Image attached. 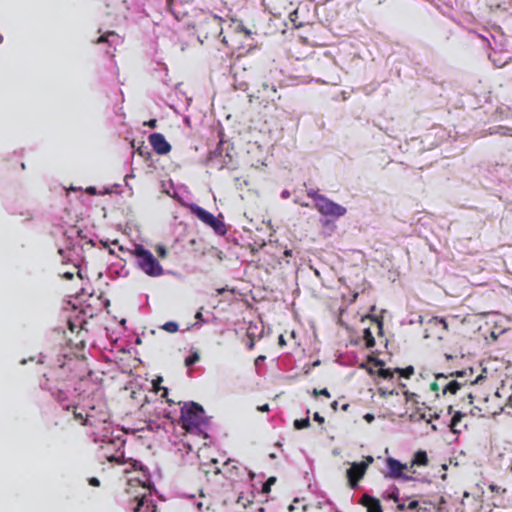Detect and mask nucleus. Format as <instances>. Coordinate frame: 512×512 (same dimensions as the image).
Masks as SVG:
<instances>
[{
    "mask_svg": "<svg viewBox=\"0 0 512 512\" xmlns=\"http://www.w3.org/2000/svg\"><path fill=\"white\" fill-rule=\"evenodd\" d=\"M328 224H329V220L323 221V225H328Z\"/></svg>",
    "mask_w": 512,
    "mask_h": 512,
    "instance_id": "obj_59",
    "label": "nucleus"
},
{
    "mask_svg": "<svg viewBox=\"0 0 512 512\" xmlns=\"http://www.w3.org/2000/svg\"><path fill=\"white\" fill-rule=\"evenodd\" d=\"M20 215L25 216V220H31L33 217V214L30 211H26L25 213H20Z\"/></svg>",
    "mask_w": 512,
    "mask_h": 512,
    "instance_id": "obj_34",
    "label": "nucleus"
},
{
    "mask_svg": "<svg viewBox=\"0 0 512 512\" xmlns=\"http://www.w3.org/2000/svg\"><path fill=\"white\" fill-rule=\"evenodd\" d=\"M173 198L178 199L182 205L189 208L191 213H193L199 220H201L203 223L211 227L215 233L218 235H225L227 232L226 226L222 220L215 217L212 213L206 211L202 207L198 206L197 204L190 203L185 204L181 201V199L178 197L176 193L171 195Z\"/></svg>",
    "mask_w": 512,
    "mask_h": 512,
    "instance_id": "obj_4",
    "label": "nucleus"
},
{
    "mask_svg": "<svg viewBox=\"0 0 512 512\" xmlns=\"http://www.w3.org/2000/svg\"><path fill=\"white\" fill-rule=\"evenodd\" d=\"M468 398H469V400H470V403H472V402H473V396H472V394H469V395H468Z\"/></svg>",
    "mask_w": 512,
    "mask_h": 512,
    "instance_id": "obj_57",
    "label": "nucleus"
},
{
    "mask_svg": "<svg viewBox=\"0 0 512 512\" xmlns=\"http://www.w3.org/2000/svg\"><path fill=\"white\" fill-rule=\"evenodd\" d=\"M182 427L188 432L205 433L208 419L203 407L195 402L185 403L181 408Z\"/></svg>",
    "mask_w": 512,
    "mask_h": 512,
    "instance_id": "obj_2",
    "label": "nucleus"
},
{
    "mask_svg": "<svg viewBox=\"0 0 512 512\" xmlns=\"http://www.w3.org/2000/svg\"><path fill=\"white\" fill-rule=\"evenodd\" d=\"M162 329L169 333H175L178 331L179 325L174 321H169L162 326Z\"/></svg>",
    "mask_w": 512,
    "mask_h": 512,
    "instance_id": "obj_17",
    "label": "nucleus"
},
{
    "mask_svg": "<svg viewBox=\"0 0 512 512\" xmlns=\"http://www.w3.org/2000/svg\"><path fill=\"white\" fill-rule=\"evenodd\" d=\"M265 360V356H258L255 360V364L258 365L260 362L264 361Z\"/></svg>",
    "mask_w": 512,
    "mask_h": 512,
    "instance_id": "obj_41",
    "label": "nucleus"
},
{
    "mask_svg": "<svg viewBox=\"0 0 512 512\" xmlns=\"http://www.w3.org/2000/svg\"><path fill=\"white\" fill-rule=\"evenodd\" d=\"M348 408H349V404H344V405H342V407H341V409H342L343 411H347V410H348Z\"/></svg>",
    "mask_w": 512,
    "mask_h": 512,
    "instance_id": "obj_55",
    "label": "nucleus"
},
{
    "mask_svg": "<svg viewBox=\"0 0 512 512\" xmlns=\"http://www.w3.org/2000/svg\"><path fill=\"white\" fill-rule=\"evenodd\" d=\"M389 498L394 499L396 502L399 501V491H398V489L396 487L393 489V491L389 495Z\"/></svg>",
    "mask_w": 512,
    "mask_h": 512,
    "instance_id": "obj_27",
    "label": "nucleus"
},
{
    "mask_svg": "<svg viewBox=\"0 0 512 512\" xmlns=\"http://www.w3.org/2000/svg\"><path fill=\"white\" fill-rule=\"evenodd\" d=\"M331 407H332V409H333V410H335V411H336V410H337V408H338V402H337V401H334V402L331 404Z\"/></svg>",
    "mask_w": 512,
    "mask_h": 512,
    "instance_id": "obj_50",
    "label": "nucleus"
},
{
    "mask_svg": "<svg viewBox=\"0 0 512 512\" xmlns=\"http://www.w3.org/2000/svg\"><path fill=\"white\" fill-rule=\"evenodd\" d=\"M360 503L367 508L368 512H382L380 501L369 495H363Z\"/></svg>",
    "mask_w": 512,
    "mask_h": 512,
    "instance_id": "obj_10",
    "label": "nucleus"
},
{
    "mask_svg": "<svg viewBox=\"0 0 512 512\" xmlns=\"http://www.w3.org/2000/svg\"><path fill=\"white\" fill-rule=\"evenodd\" d=\"M313 419L320 424L324 423V418L318 412L314 413Z\"/></svg>",
    "mask_w": 512,
    "mask_h": 512,
    "instance_id": "obj_28",
    "label": "nucleus"
},
{
    "mask_svg": "<svg viewBox=\"0 0 512 512\" xmlns=\"http://www.w3.org/2000/svg\"><path fill=\"white\" fill-rule=\"evenodd\" d=\"M62 395H63V392L59 390V391H58V400H59V402H62V401H63V399H62Z\"/></svg>",
    "mask_w": 512,
    "mask_h": 512,
    "instance_id": "obj_53",
    "label": "nucleus"
},
{
    "mask_svg": "<svg viewBox=\"0 0 512 512\" xmlns=\"http://www.w3.org/2000/svg\"><path fill=\"white\" fill-rule=\"evenodd\" d=\"M161 381H162V377H158V379H157V380H154V381H153V384H154V387H155V389H156V390H158V389H159V388H157V386H156V382H161Z\"/></svg>",
    "mask_w": 512,
    "mask_h": 512,
    "instance_id": "obj_51",
    "label": "nucleus"
},
{
    "mask_svg": "<svg viewBox=\"0 0 512 512\" xmlns=\"http://www.w3.org/2000/svg\"><path fill=\"white\" fill-rule=\"evenodd\" d=\"M109 419L110 415L105 405L99 404L97 407L91 406L85 412V422L82 424L93 428L91 432L93 442L101 443L103 449L106 448L108 450L111 448L116 451V454H105L109 462H115L119 465L129 464L131 469L140 470L146 476L148 469L141 462L132 458H125L123 451H121L126 442L124 435L120 431H117V434H115Z\"/></svg>",
    "mask_w": 512,
    "mask_h": 512,
    "instance_id": "obj_1",
    "label": "nucleus"
},
{
    "mask_svg": "<svg viewBox=\"0 0 512 512\" xmlns=\"http://www.w3.org/2000/svg\"><path fill=\"white\" fill-rule=\"evenodd\" d=\"M281 197H282L283 199H287V198H289V197H290V192H289L288 190H283V191L281 192Z\"/></svg>",
    "mask_w": 512,
    "mask_h": 512,
    "instance_id": "obj_36",
    "label": "nucleus"
},
{
    "mask_svg": "<svg viewBox=\"0 0 512 512\" xmlns=\"http://www.w3.org/2000/svg\"><path fill=\"white\" fill-rule=\"evenodd\" d=\"M465 374H466V371L461 370V371H456V372L451 373L450 376L463 377Z\"/></svg>",
    "mask_w": 512,
    "mask_h": 512,
    "instance_id": "obj_31",
    "label": "nucleus"
},
{
    "mask_svg": "<svg viewBox=\"0 0 512 512\" xmlns=\"http://www.w3.org/2000/svg\"><path fill=\"white\" fill-rule=\"evenodd\" d=\"M386 464L388 472L386 473L385 477L391 479H402L404 481L412 480L411 476L403 474V470L408 469L406 464H402L400 461L392 457L387 458Z\"/></svg>",
    "mask_w": 512,
    "mask_h": 512,
    "instance_id": "obj_6",
    "label": "nucleus"
},
{
    "mask_svg": "<svg viewBox=\"0 0 512 512\" xmlns=\"http://www.w3.org/2000/svg\"><path fill=\"white\" fill-rule=\"evenodd\" d=\"M310 426V420L309 418H304V419H300V420H295L294 421V427L296 429H304V428H307Z\"/></svg>",
    "mask_w": 512,
    "mask_h": 512,
    "instance_id": "obj_19",
    "label": "nucleus"
},
{
    "mask_svg": "<svg viewBox=\"0 0 512 512\" xmlns=\"http://www.w3.org/2000/svg\"><path fill=\"white\" fill-rule=\"evenodd\" d=\"M262 89H263V91L271 90V92H273L274 94L276 93L275 86L274 85L270 86L268 83H263L262 84Z\"/></svg>",
    "mask_w": 512,
    "mask_h": 512,
    "instance_id": "obj_26",
    "label": "nucleus"
},
{
    "mask_svg": "<svg viewBox=\"0 0 512 512\" xmlns=\"http://www.w3.org/2000/svg\"><path fill=\"white\" fill-rule=\"evenodd\" d=\"M319 393L321 395H324V396L328 397V398L330 397V393H329V391L326 388L322 389Z\"/></svg>",
    "mask_w": 512,
    "mask_h": 512,
    "instance_id": "obj_40",
    "label": "nucleus"
},
{
    "mask_svg": "<svg viewBox=\"0 0 512 512\" xmlns=\"http://www.w3.org/2000/svg\"><path fill=\"white\" fill-rule=\"evenodd\" d=\"M63 276H64L66 279H68V280H72V279H73V277H74L73 273H71V272H66V273H64V275H63Z\"/></svg>",
    "mask_w": 512,
    "mask_h": 512,
    "instance_id": "obj_39",
    "label": "nucleus"
},
{
    "mask_svg": "<svg viewBox=\"0 0 512 512\" xmlns=\"http://www.w3.org/2000/svg\"><path fill=\"white\" fill-rule=\"evenodd\" d=\"M275 481H276V478H275V477H270V478L266 481V483H269V485L271 486L272 484H274V483H275Z\"/></svg>",
    "mask_w": 512,
    "mask_h": 512,
    "instance_id": "obj_47",
    "label": "nucleus"
},
{
    "mask_svg": "<svg viewBox=\"0 0 512 512\" xmlns=\"http://www.w3.org/2000/svg\"><path fill=\"white\" fill-rule=\"evenodd\" d=\"M364 418L368 421V422H371L372 420H374V416L371 415V414H366L364 416Z\"/></svg>",
    "mask_w": 512,
    "mask_h": 512,
    "instance_id": "obj_45",
    "label": "nucleus"
},
{
    "mask_svg": "<svg viewBox=\"0 0 512 512\" xmlns=\"http://www.w3.org/2000/svg\"><path fill=\"white\" fill-rule=\"evenodd\" d=\"M438 388H439L438 383H433V384L431 385V389H432V390H434V391L438 390Z\"/></svg>",
    "mask_w": 512,
    "mask_h": 512,
    "instance_id": "obj_52",
    "label": "nucleus"
},
{
    "mask_svg": "<svg viewBox=\"0 0 512 512\" xmlns=\"http://www.w3.org/2000/svg\"><path fill=\"white\" fill-rule=\"evenodd\" d=\"M497 56V53L494 51L493 53L489 54V58L490 60L498 67H502L504 66L507 61H501V58H496Z\"/></svg>",
    "mask_w": 512,
    "mask_h": 512,
    "instance_id": "obj_22",
    "label": "nucleus"
},
{
    "mask_svg": "<svg viewBox=\"0 0 512 512\" xmlns=\"http://www.w3.org/2000/svg\"><path fill=\"white\" fill-rule=\"evenodd\" d=\"M133 502L134 506L132 509L135 512H155L156 510V505L153 503L150 493L135 496Z\"/></svg>",
    "mask_w": 512,
    "mask_h": 512,
    "instance_id": "obj_7",
    "label": "nucleus"
},
{
    "mask_svg": "<svg viewBox=\"0 0 512 512\" xmlns=\"http://www.w3.org/2000/svg\"><path fill=\"white\" fill-rule=\"evenodd\" d=\"M367 467L368 464L365 462L352 463L351 467L346 472L349 484L352 488L357 486V482L364 476Z\"/></svg>",
    "mask_w": 512,
    "mask_h": 512,
    "instance_id": "obj_8",
    "label": "nucleus"
},
{
    "mask_svg": "<svg viewBox=\"0 0 512 512\" xmlns=\"http://www.w3.org/2000/svg\"><path fill=\"white\" fill-rule=\"evenodd\" d=\"M270 487H271V486L269 485V483H266V482H265V483L263 484V486H262V492H263V493H269V491H270Z\"/></svg>",
    "mask_w": 512,
    "mask_h": 512,
    "instance_id": "obj_33",
    "label": "nucleus"
},
{
    "mask_svg": "<svg viewBox=\"0 0 512 512\" xmlns=\"http://www.w3.org/2000/svg\"><path fill=\"white\" fill-rule=\"evenodd\" d=\"M373 461H374V459H373L372 456H367V457H365V461L364 462L369 465V464L373 463Z\"/></svg>",
    "mask_w": 512,
    "mask_h": 512,
    "instance_id": "obj_42",
    "label": "nucleus"
},
{
    "mask_svg": "<svg viewBox=\"0 0 512 512\" xmlns=\"http://www.w3.org/2000/svg\"><path fill=\"white\" fill-rule=\"evenodd\" d=\"M107 42L110 46L117 45L121 42L120 37L115 32H108L97 40V43Z\"/></svg>",
    "mask_w": 512,
    "mask_h": 512,
    "instance_id": "obj_11",
    "label": "nucleus"
},
{
    "mask_svg": "<svg viewBox=\"0 0 512 512\" xmlns=\"http://www.w3.org/2000/svg\"><path fill=\"white\" fill-rule=\"evenodd\" d=\"M199 359H200L199 354L197 352H193L190 356H188L185 359V365L187 367H190V366L194 365L196 362H198Z\"/></svg>",
    "mask_w": 512,
    "mask_h": 512,
    "instance_id": "obj_18",
    "label": "nucleus"
},
{
    "mask_svg": "<svg viewBox=\"0 0 512 512\" xmlns=\"http://www.w3.org/2000/svg\"><path fill=\"white\" fill-rule=\"evenodd\" d=\"M316 209L324 216H331L333 218H340L347 212L346 208L328 197L320 198Z\"/></svg>",
    "mask_w": 512,
    "mask_h": 512,
    "instance_id": "obj_5",
    "label": "nucleus"
},
{
    "mask_svg": "<svg viewBox=\"0 0 512 512\" xmlns=\"http://www.w3.org/2000/svg\"><path fill=\"white\" fill-rule=\"evenodd\" d=\"M279 344H280L281 346H284V345L286 344V342H285V339H284L283 335H280V336H279Z\"/></svg>",
    "mask_w": 512,
    "mask_h": 512,
    "instance_id": "obj_46",
    "label": "nucleus"
},
{
    "mask_svg": "<svg viewBox=\"0 0 512 512\" xmlns=\"http://www.w3.org/2000/svg\"><path fill=\"white\" fill-rule=\"evenodd\" d=\"M71 232L76 233L79 238H81V239L83 238L81 235L82 232L80 230L73 228V229H71Z\"/></svg>",
    "mask_w": 512,
    "mask_h": 512,
    "instance_id": "obj_43",
    "label": "nucleus"
},
{
    "mask_svg": "<svg viewBox=\"0 0 512 512\" xmlns=\"http://www.w3.org/2000/svg\"><path fill=\"white\" fill-rule=\"evenodd\" d=\"M195 318L199 321V322H203L205 323L206 321L203 319V314L201 311H198L195 315Z\"/></svg>",
    "mask_w": 512,
    "mask_h": 512,
    "instance_id": "obj_32",
    "label": "nucleus"
},
{
    "mask_svg": "<svg viewBox=\"0 0 512 512\" xmlns=\"http://www.w3.org/2000/svg\"><path fill=\"white\" fill-rule=\"evenodd\" d=\"M409 419L412 422H420L422 420H425L427 422H430V419L427 418V415L425 412H421L420 409H417L416 411L412 412L409 415Z\"/></svg>",
    "mask_w": 512,
    "mask_h": 512,
    "instance_id": "obj_13",
    "label": "nucleus"
},
{
    "mask_svg": "<svg viewBox=\"0 0 512 512\" xmlns=\"http://www.w3.org/2000/svg\"><path fill=\"white\" fill-rule=\"evenodd\" d=\"M158 252H159V255L162 257H164L166 255V250L164 247H159Z\"/></svg>",
    "mask_w": 512,
    "mask_h": 512,
    "instance_id": "obj_38",
    "label": "nucleus"
},
{
    "mask_svg": "<svg viewBox=\"0 0 512 512\" xmlns=\"http://www.w3.org/2000/svg\"><path fill=\"white\" fill-rule=\"evenodd\" d=\"M417 507H418V501H416V500L410 501L409 504L407 505V509H410V510H414Z\"/></svg>",
    "mask_w": 512,
    "mask_h": 512,
    "instance_id": "obj_29",
    "label": "nucleus"
},
{
    "mask_svg": "<svg viewBox=\"0 0 512 512\" xmlns=\"http://www.w3.org/2000/svg\"><path fill=\"white\" fill-rule=\"evenodd\" d=\"M376 365L382 367L384 363L381 360H377ZM379 376L385 379H391L393 377V372L390 369L380 368Z\"/></svg>",
    "mask_w": 512,
    "mask_h": 512,
    "instance_id": "obj_15",
    "label": "nucleus"
},
{
    "mask_svg": "<svg viewBox=\"0 0 512 512\" xmlns=\"http://www.w3.org/2000/svg\"><path fill=\"white\" fill-rule=\"evenodd\" d=\"M133 255L136 257L137 266L150 277H159L163 274V268L154 255L142 245H135Z\"/></svg>",
    "mask_w": 512,
    "mask_h": 512,
    "instance_id": "obj_3",
    "label": "nucleus"
},
{
    "mask_svg": "<svg viewBox=\"0 0 512 512\" xmlns=\"http://www.w3.org/2000/svg\"><path fill=\"white\" fill-rule=\"evenodd\" d=\"M148 140L153 150L157 154L165 155L171 150V145L167 142L161 133H153L149 135Z\"/></svg>",
    "mask_w": 512,
    "mask_h": 512,
    "instance_id": "obj_9",
    "label": "nucleus"
},
{
    "mask_svg": "<svg viewBox=\"0 0 512 512\" xmlns=\"http://www.w3.org/2000/svg\"><path fill=\"white\" fill-rule=\"evenodd\" d=\"M74 416L76 419L83 420L85 422V415L82 412H74Z\"/></svg>",
    "mask_w": 512,
    "mask_h": 512,
    "instance_id": "obj_30",
    "label": "nucleus"
},
{
    "mask_svg": "<svg viewBox=\"0 0 512 512\" xmlns=\"http://www.w3.org/2000/svg\"><path fill=\"white\" fill-rule=\"evenodd\" d=\"M148 125L152 128H155L156 127V120L155 119H152L149 121Z\"/></svg>",
    "mask_w": 512,
    "mask_h": 512,
    "instance_id": "obj_48",
    "label": "nucleus"
},
{
    "mask_svg": "<svg viewBox=\"0 0 512 512\" xmlns=\"http://www.w3.org/2000/svg\"><path fill=\"white\" fill-rule=\"evenodd\" d=\"M307 196L312 198L315 202V208L317 207V204L319 203V199L320 198H324L325 196L322 195V194H319L317 191L315 190H309L307 192Z\"/></svg>",
    "mask_w": 512,
    "mask_h": 512,
    "instance_id": "obj_20",
    "label": "nucleus"
},
{
    "mask_svg": "<svg viewBox=\"0 0 512 512\" xmlns=\"http://www.w3.org/2000/svg\"><path fill=\"white\" fill-rule=\"evenodd\" d=\"M258 410L262 411V412L269 411V406H268V404H264L262 406H259Z\"/></svg>",
    "mask_w": 512,
    "mask_h": 512,
    "instance_id": "obj_37",
    "label": "nucleus"
},
{
    "mask_svg": "<svg viewBox=\"0 0 512 512\" xmlns=\"http://www.w3.org/2000/svg\"><path fill=\"white\" fill-rule=\"evenodd\" d=\"M483 39H484L485 41H487L488 45H489L492 49H494V48L492 47V43H491V41H490L487 37H483Z\"/></svg>",
    "mask_w": 512,
    "mask_h": 512,
    "instance_id": "obj_54",
    "label": "nucleus"
},
{
    "mask_svg": "<svg viewBox=\"0 0 512 512\" xmlns=\"http://www.w3.org/2000/svg\"><path fill=\"white\" fill-rule=\"evenodd\" d=\"M3 41V37L0 35V43Z\"/></svg>",
    "mask_w": 512,
    "mask_h": 512,
    "instance_id": "obj_61",
    "label": "nucleus"
},
{
    "mask_svg": "<svg viewBox=\"0 0 512 512\" xmlns=\"http://www.w3.org/2000/svg\"><path fill=\"white\" fill-rule=\"evenodd\" d=\"M172 1H173V0H167V2H168V6L170 5V3H171Z\"/></svg>",
    "mask_w": 512,
    "mask_h": 512,
    "instance_id": "obj_60",
    "label": "nucleus"
},
{
    "mask_svg": "<svg viewBox=\"0 0 512 512\" xmlns=\"http://www.w3.org/2000/svg\"><path fill=\"white\" fill-rule=\"evenodd\" d=\"M253 346H254V343H253V342H250V343H249V345H248V348H249V349H252V348H253Z\"/></svg>",
    "mask_w": 512,
    "mask_h": 512,
    "instance_id": "obj_58",
    "label": "nucleus"
},
{
    "mask_svg": "<svg viewBox=\"0 0 512 512\" xmlns=\"http://www.w3.org/2000/svg\"><path fill=\"white\" fill-rule=\"evenodd\" d=\"M397 507L399 510H405L407 508V506L404 503H399Z\"/></svg>",
    "mask_w": 512,
    "mask_h": 512,
    "instance_id": "obj_49",
    "label": "nucleus"
},
{
    "mask_svg": "<svg viewBox=\"0 0 512 512\" xmlns=\"http://www.w3.org/2000/svg\"><path fill=\"white\" fill-rule=\"evenodd\" d=\"M462 413L461 412H456L452 419H451V424H450V427L451 429L453 430V432H456L455 430V426L458 424V422H460L461 418H462Z\"/></svg>",
    "mask_w": 512,
    "mask_h": 512,
    "instance_id": "obj_23",
    "label": "nucleus"
},
{
    "mask_svg": "<svg viewBox=\"0 0 512 512\" xmlns=\"http://www.w3.org/2000/svg\"><path fill=\"white\" fill-rule=\"evenodd\" d=\"M430 323H433L434 325H439L441 324L443 326V329L444 330H447L448 329V324L446 322L445 319L443 318H439V317H433L431 320H430Z\"/></svg>",
    "mask_w": 512,
    "mask_h": 512,
    "instance_id": "obj_24",
    "label": "nucleus"
},
{
    "mask_svg": "<svg viewBox=\"0 0 512 512\" xmlns=\"http://www.w3.org/2000/svg\"><path fill=\"white\" fill-rule=\"evenodd\" d=\"M88 483L91 486L99 487L100 486V480L96 477H91L88 479Z\"/></svg>",
    "mask_w": 512,
    "mask_h": 512,
    "instance_id": "obj_25",
    "label": "nucleus"
},
{
    "mask_svg": "<svg viewBox=\"0 0 512 512\" xmlns=\"http://www.w3.org/2000/svg\"><path fill=\"white\" fill-rule=\"evenodd\" d=\"M292 254H293V251H292L291 249H286V250L284 251V255H285L286 257H290V256H292Z\"/></svg>",
    "mask_w": 512,
    "mask_h": 512,
    "instance_id": "obj_44",
    "label": "nucleus"
},
{
    "mask_svg": "<svg viewBox=\"0 0 512 512\" xmlns=\"http://www.w3.org/2000/svg\"><path fill=\"white\" fill-rule=\"evenodd\" d=\"M436 378H437L438 380H439L440 378H444V379H446V378H447V376H446V375H444V374H438V375L436 376Z\"/></svg>",
    "mask_w": 512,
    "mask_h": 512,
    "instance_id": "obj_56",
    "label": "nucleus"
},
{
    "mask_svg": "<svg viewBox=\"0 0 512 512\" xmlns=\"http://www.w3.org/2000/svg\"><path fill=\"white\" fill-rule=\"evenodd\" d=\"M86 192L90 195H95L96 194V188L95 187H88L86 189Z\"/></svg>",
    "mask_w": 512,
    "mask_h": 512,
    "instance_id": "obj_35",
    "label": "nucleus"
},
{
    "mask_svg": "<svg viewBox=\"0 0 512 512\" xmlns=\"http://www.w3.org/2000/svg\"><path fill=\"white\" fill-rule=\"evenodd\" d=\"M460 386L461 385L459 382L452 380L443 387L442 393L446 394L449 392L451 394H456V392L460 389Z\"/></svg>",
    "mask_w": 512,
    "mask_h": 512,
    "instance_id": "obj_12",
    "label": "nucleus"
},
{
    "mask_svg": "<svg viewBox=\"0 0 512 512\" xmlns=\"http://www.w3.org/2000/svg\"><path fill=\"white\" fill-rule=\"evenodd\" d=\"M363 334H364V335H363V337H364V340H365V342H366V346H367L368 348H372V347H374V345H375V339H374V337H373L372 332L370 331V329H369V328L364 329Z\"/></svg>",
    "mask_w": 512,
    "mask_h": 512,
    "instance_id": "obj_16",
    "label": "nucleus"
},
{
    "mask_svg": "<svg viewBox=\"0 0 512 512\" xmlns=\"http://www.w3.org/2000/svg\"><path fill=\"white\" fill-rule=\"evenodd\" d=\"M395 371L400 373L401 376L409 378L414 373V368L412 366H409L405 369L396 368Z\"/></svg>",
    "mask_w": 512,
    "mask_h": 512,
    "instance_id": "obj_21",
    "label": "nucleus"
},
{
    "mask_svg": "<svg viewBox=\"0 0 512 512\" xmlns=\"http://www.w3.org/2000/svg\"><path fill=\"white\" fill-rule=\"evenodd\" d=\"M427 461H428V459H427L426 452L418 451L415 454V456H414V460L412 461L411 468L415 464H417V465H426Z\"/></svg>",
    "mask_w": 512,
    "mask_h": 512,
    "instance_id": "obj_14",
    "label": "nucleus"
}]
</instances>
